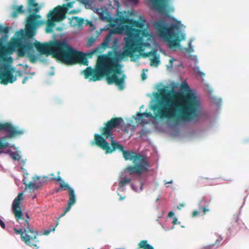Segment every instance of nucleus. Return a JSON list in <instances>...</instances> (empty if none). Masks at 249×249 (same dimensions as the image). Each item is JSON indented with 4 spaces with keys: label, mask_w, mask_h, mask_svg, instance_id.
Masks as SVG:
<instances>
[{
    "label": "nucleus",
    "mask_w": 249,
    "mask_h": 249,
    "mask_svg": "<svg viewBox=\"0 0 249 249\" xmlns=\"http://www.w3.org/2000/svg\"><path fill=\"white\" fill-rule=\"evenodd\" d=\"M28 56L30 59V61L31 62H35L36 60V57L34 54H28Z\"/></svg>",
    "instance_id": "31"
},
{
    "label": "nucleus",
    "mask_w": 249,
    "mask_h": 249,
    "mask_svg": "<svg viewBox=\"0 0 249 249\" xmlns=\"http://www.w3.org/2000/svg\"><path fill=\"white\" fill-rule=\"evenodd\" d=\"M124 198V197H122V196H120V198H119V200H123Z\"/></svg>",
    "instance_id": "46"
},
{
    "label": "nucleus",
    "mask_w": 249,
    "mask_h": 249,
    "mask_svg": "<svg viewBox=\"0 0 249 249\" xmlns=\"http://www.w3.org/2000/svg\"><path fill=\"white\" fill-rule=\"evenodd\" d=\"M60 189H62V188H60L59 189H57V190H56V192H59L60 191Z\"/></svg>",
    "instance_id": "45"
},
{
    "label": "nucleus",
    "mask_w": 249,
    "mask_h": 249,
    "mask_svg": "<svg viewBox=\"0 0 249 249\" xmlns=\"http://www.w3.org/2000/svg\"><path fill=\"white\" fill-rule=\"evenodd\" d=\"M184 206V205L183 204H179V205L177 206L179 210H180L182 207Z\"/></svg>",
    "instance_id": "40"
},
{
    "label": "nucleus",
    "mask_w": 249,
    "mask_h": 249,
    "mask_svg": "<svg viewBox=\"0 0 249 249\" xmlns=\"http://www.w3.org/2000/svg\"><path fill=\"white\" fill-rule=\"evenodd\" d=\"M194 71L195 72L197 73L200 76H204V75H205V74L203 72L199 71V68H197V67L195 68L194 69Z\"/></svg>",
    "instance_id": "32"
},
{
    "label": "nucleus",
    "mask_w": 249,
    "mask_h": 249,
    "mask_svg": "<svg viewBox=\"0 0 249 249\" xmlns=\"http://www.w3.org/2000/svg\"><path fill=\"white\" fill-rule=\"evenodd\" d=\"M47 17L49 18L47 21V27L46 28V32L47 33H51L53 31L52 28L54 26V21H60V20H55V19L58 18L57 15H53V14L50 15V12L48 14Z\"/></svg>",
    "instance_id": "17"
},
{
    "label": "nucleus",
    "mask_w": 249,
    "mask_h": 249,
    "mask_svg": "<svg viewBox=\"0 0 249 249\" xmlns=\"http://www.w3.org/2000/svg\"><path fill=\"white\" fill-rule=\"evenodd\" d=\"M150 1L154 9L160 12L165 10L167 0H150Z\"/></svg>",
    "instance_id": "16"
},
{
    "label": "nucleus",
    "mask_w": 249,
    "mask_h": 249,
    "mask_svg": "<svg viewBox=\"0 0 249 249\" xmlns=\"http://www.w3.org/2000/svg\"><path fill=\"white\" fill-rule=\"evenodd\" d=\"M96 41V38L93 37H90L87 42V46L90 47Z\"/></svg>",
    "instance_id": "28"
},
{
    "label": "nucleus",
    "mask_w": 249,
    "mask_h": 249,
    "mask_svg": "<svg viewBox=\"0 0 249 249\" xmlns=\"http://www.w3.org/2000/svg\"><path fill=\"white\" fill-rule=\"evenodd\" d=\"M0 31L1 33H3L4 34H7L9 32V29L7 27H0Z\"/></svg>",
    "instance_id": "30"
},
{
    "label": "nucleus",
    "mask_w": 249,
    "mask_h": 249,
    "mask_svg": "<svg viewBox=\"0 0 249 249\" xmlns=\"http://www.w3.org/2000/svg\"><path fill=\"white\" fill-rule=\"evenodd\" d=\"M24 13V10H23V6L21 5L15 8L14 10L12 13V17L14 18H16L18 17L19 14H23Z\"/></svg>",
    "instance_id": "23"
},
{
    "label": "nucleus",
    "mask_w": 249,
    "mask_h": 249,
    "mask_svg": "<svg viewBox=\"0 0 249 249\" xmlns=\"http://www.w3.org/2000/svg\"><path fill=\"white\" fill-rule=\"evenodd\" d=\"M61 214H61L60 215V216H59V218H58V219H57V220H59V218L61 217ZM65 215V214L64 215V216Z\"/></svg>",
    "instance_id": "49"
},
{
    "label": "nucleus",
    "mask_w": 249,
    "mask_h": 249,
    "mask_svg": "<svg viewBox=\"0 0 249 249\" xmlns=\"http://www.w3.org/2000/svg\"><path fill=\"white\" fill-rule=\"evenodd\" d=\"M58 221H57L55 227H53L52 228H51L49 230H46L44 231L43 233V234L45 235H49L51 231H53L55 230V228L58 225Z\"/></svg>",
    "instance_id": "24"
},
{
    "label": "nucleus",
    "mask_w": 249,
    "mask_h": 249,
    "mask_svg": "<svg viewBox=\"0 0 249 249\" xmlns=\"http://www.w3.org/2000/svg\"><path fill=\"white\" fill-rule=\"evenodd\" d=\"M139 19L140 20H137L124 17L120 18V23L122 24L121 29L127 36L124 38L123 52L111 51L107 54L99 55L94 68L88 67L83 71L85 78H90V81H96L106 77L109 85L115 84L120 89H124L125 75L122 70L120 61L125 57L132 58L135 53L143 52L146 47L150 46L152 36L148 30L133 28L144 27L146 20L142 17Z\"/></svg>",
    "instance_id": "1"
},
{
    "label": "nucleus",
    "mask_w": 249,
    "mask_h": 249,
    "mask_svg": "<svg viewBox=\"0 0 249 249\" xmlns=\"http://www.w3.org/2000/svg\"><path fill=\"white\" fill-rule=\"evenodd\" d=\"M150 53H144L143 54V56H145H145H150Z\"/></svg>",
    "instance_id": "43"
},
{
    "label": "nucleus",
    "mask_w": 249,
    "mask_h": 249,
    "mask_svg": "<svg viewBox=\"0 0 249 249\" xmlns=\"http://www.w3.org/2000/svg\"><path fill=\"white\" fill-rule=\"evenodd\" d=\"M137 249H154V248L148 244L147 240H142L139 243Z\"/></svg>",
    "instance_id": "22"
},
{
    "label": "nucleus",
    "mask_w": 249,
    "mask_h": 249,
    "mask_svg": "<svg viewBox=\"0 0 249 249\" xmlns=\"http://www.w3.org/2000/svg\"><path fill=\"white\" fill-rule=\"evenodd\" d=\"M174 23L167 26L165 21L160 20L154 22L153 25L157 30L158 35L166 40L170 48H176L179 45L180 42L185 39V35L182 33H175V29L180 28L178 23Z\"/></svg>",
    "instance_id": "6"
},
{
    "label": "nucleus",
    "mask_w": 249,
    "mask_h": 249,
    "mask_svg": "<svg viewBox=\"0 0 249 249\" xmlns=\"http://www.w3.org/2000/svg\"><path fill=\"white\" fill-rule=\"evenodd\" d=\"M124 123V121L121 117L112 118L105 123L104 127L100 128L101 134H94V141L91 142V144H95L105 151L106 154L112 153L116 150H118L122 153L125 160H132L134 163H136L138 160L144 159L145 157L133 151L124 150L123 145L114 140L112 134L113 129Z\"/></svg>",
    "instance_id": "4"
},
{
    "label": "nucleus",
    "mask_w": 249,
    "mask_h": 249,
    "mask_svg": "<svg viewBox=\"0 0 249 249\" xmlns=\"http://www.w3.org/2000/svg\"><path fill=\"white\" fill-rule=\"evenodd\" d=\"M141 78H142V80H144L147 78L146 75L145 74V73L144 72V69H143L142 70V72L141 74Z\"/></svg>",
    "instance_id": "35"
},
{
    "label": "nucleus",
    "mask_w": 249,
    "mask_h": 249,
    "mask_svg": "<svg viewBox=\"0 0 249 249\" xmlns=\"http://www.w3.org/2000/svg\"><path fill=\"white\" fill-rule=\"evenodd\" d=\"M160 64V60L158 58H154L151 60L150 62V65L153 66L155 65L156 66H158Z\"/></svg>",
    "instance_id": "27"
},
{
    "label": "nucleus",
    "mask_w": 249,
    "mask_h": 249,
    "mask_svg": "<svg viewBox=\"0 0 249 249\" xmlns=\"http://www.w3.org/2000/svg\"><path fill=\"white\" fill-rule=\"evenodd\" d=\"M170 61L171 63H172L173 62V60L172 59H170Z\"/></svg>",
    "instance_id": "52"
},
{
    "label": "nucleus",
    "mask_w": 249,
    "mask_h": 249,
    "mask_svg": "<svg viewBox=\"0 0 249 249\" xmlns=\"http://www.w3.org/2000/svg\"><path fill=\"white\" fill-rule=\"evenodd\" d=\"M28 79H29V77H27V76H26V77H25L23 78V79L22 80V83H23V84H25V83L26 82V81L28 80Z\"/></svg>",
    "instance_id": "39"
},
{
    "label": "nucleus",
    "mask_w": 249,
    "mask_h": 249,
    "mask_svg": "<svg viewBox=\"0 0 249 249\" xmlns=\"http://www.w3.org/2000/svg\"><path fill=\"white\" fill-rule=\"evenodd\" d=\"M104 13H101L100 15V18L103 20L108 21L109 20V18L107 16H105Z\"/></svg>",
    "instance_id": "29"
},
{
    "label": "nucleus",
    "mask_w": 249,
    "mask_h": 249,
    "mask_svg": "<svg viewBox=\"0 0 249 249\" xmlns=\"http://www.w3.org/2000/svg\"><path fill=\"white\" fill-rule=\"evenodd\" d=\"M127 2L130 4H137L139 1L138 0H126Z\"/></svg>",
    "instance_id": "34"
},
{
    "label": "nucleus",
    "mask_w": 249,
    "mask_h": 249,
    "mask_svg": "<svg viewBox=\"0 0 249 249\" xmlns=\"http://www.w3.org/2000/svg\"><path fill=\"white\" fill-rule=\"evenodd\" d=\"M83 2L85 4L90 5L92 4V0H83Z\"/></svg>",
    "instance_id": "36"
},
{
    "label": "nucleus",
    "mask_w": 249,
    "mask_h": 249,
    "mask_svg": "<svg viewBox=\"0 0 249 249\" xmlns=\"http://www.w3.org/2000/svg\"><path fill=\"white\" fill-rule=\"evenodd\" d=\"M174 215V213L173 211L169 212L168 214V216L169 217H172Z\"/></svg>",
    "instance_id": "38"
},
{
    "label": "nucleus",
    "mask_w": 249,
    "mask_h": 249,
    "mask_svg": "<svg viewBox=\"0 0 249 249\" xmlns=\"http://www.w3.org/2000/svg\"><path fill=\"white\" fill-rule=\"evenodd\" d=\"M117 42V39H115L113 41V42L114 44H115Z\"/></svg>",
    "instance_id": "44"
},
{
    "label": "nucleus",
    "mask_w": 249,
    "mask_h": 249,
    "mask_svg": "<svg viewBox=\"0 0 249 249\" xmlns=\"http://www.w3.org/2000/svg\"><path fill=\"white\" fill-rule=\"evenodd\" d=\"M161 100L152 105L151 112L138 113L135 118L136 121L144 125L147 122L144 117L174 120L176 123L181 120L192 119L196 115L198 102L194 94L185 95L173 89H162L160 90Z\"/></svg>",
    "instance_id": "2"
},
{
    "label": "nucleus",
    "mask_w": 249,
    "mask_h": 249,
    "mask_svg": "<svg viewBox=\"0 0 249 249\" xmlns=\"http://www.w3.org/2000/svg\"><path fill=\"white\" fill-rule=\"evenodd\" d=\"M208 201L203 196L199 200L198 204L199 211H194L192 213V217H195L200 214V212L203 213V215H205L207 212L210 211V209L208 208Z\"/></svg>",
    "instance_id": "15"
},
{
    "label": "nucleus",
    "mask_w": 249,
    "mask_h": 249,
    "mask_svg": "<svg viewBox=\"0 0 249 249\" xmlns=\"http://www.w3.org/2000/svg\"><path fill=\"white\" fill-rule=\"evenodd\" d=\"M119 33V32L117 30H111L109 31L108 34L107 36L104 39L103 43L101 44V46L104 48H110L109 44L110 42L112 40V36L113 34H116Z\"/></svg>",
    "instance_id": "18"
},
{
    "label": "nucleus",
    "mask_w": 249,
    "mask_h": 249,
    "mask_svg": "<svg viewBox=\"0 0 249 249\" xmlns=\"http://www.w3.org/2000/svg\"><path fill=\"white\" fill-rule=\"evenodd\" d=\"M32 12L33 13L30 14L27 18L25 26V36L29 38H32L35 36L36 28L41 22V21L37 20V18H40L41 16L39 15L36 14L37 13Z\"/></svg>",
    "instance_id": "8"
},
{
    "label": "nucleus",
    "mask_w": 249,
    "mask_h": 249,
    "mask_svg": "<svg viewBox=\"0 0 249 249\" xmlns=\"http://www.w3.org/2000/svg\"><path fill=\"white\" fill-rule=\"evenodd\" d=\"M51 175L53 176H54V174H52Z\"/></svg>",
    "instance_id": "53"
},
{
    "label": "nucleus",
    "mask_w": 249,
    "mask_h": 249,
    "mask_svg": "<svg viewBox=\"0 0 249 249\" xmlns=\"http://www.w3.org/2000/svg\"><path fill=\"white\" fill-rule=\"evenodd\" d=\"M132 180L131 177L128 176V175L123 174V172L122 173V175L120 177V180L119 182V187L120 188H123L127 184L129 183Z\"/></svg>",
    "instance_id": "20"
},
{
    "label": "nucleus",
    "mask_w": 249,
    "mask_h": 249,
    "mask_svg": "<svg viewBox=\"0 0 249 249\" xmlns=\"http://www.w3.org/2000/svg\"><path fill=\"white\" fill-rule=\"evenodd\" d=\"M177 218L176 217H175L173 219V223L175 225L177 224Z\"/></svg>",
    "instance_id": "42"
},
{
    "label": "nucleus",
    "mask_w": 249,
    "mask_h": 249,
    "mask_svg": "<svg viewBox=\"0 0 249 249\" xmlns=\"http://www.w3.org/2000/svg\"><path fill=\"white\" fill-rule=\"evenodd\" d=\"M29 174L28 173H26L25 175L24 178L23 179V182L24 184H25V188L30 189H38L39 187V185L37 183V181L39 180L40 177L39 176L32 177L31 178L32 180H30L29 179Z\"/></svg>",
    "instance_id": "14"
},
{
    "label": "nucleus",
    "mask_w": 249,
    "mask_h": 249,
    "mask_svg": "<svg viewBox=\"0 0 249 249\" xmlns=\"http://www.w3.org/2000/svg\"><path fill=\"white\" fill-rule=\"evenodd\" d=\"M28 11L29 13L35 12L37 13L39 11L40 7L38 4L36 2V0H28Z\"/></svg>",
    "instance_id": "19"
},
{
    "label": "nucleus",
    "mask_w": 249,
    "mask_h": 249,
    "mask_svg": "<svg viewBox=\"0 0 249 249\" xmlns=\"http://www.w3.org/2000/svg\"><path fill=\"white\" fill-rule=\"evenodd\" d=\"M73 20L75 21V24L79 26L82 25L84 22L83 18L78 17H74Z\"/></svg>",
    "instance_id": "26"
},
{
    "label": "nucleus",
    "mask_w": 249,
    "mask_h": 249,
    "mask_svg": "<svg viewBox=\"0 0 249 249\" xmlns=\"http://www.w3.org/2000/svg\"><path fill=\"white\" fill-rule=\"evenodd\" d=\"M0 226L3 228L5 229V225L4 222L0 219Z\"/></svg>",
    "instance_id": "37"
},
{
    "label": "nucleus",
    "mask_w": 249,
    "mask_h": 249,
    "mask_svg": "<svg viewBox=\"0 0 249 249\" xmlns=\"http://www.w3.org/2000/svg\"><path fill=\"white\" fill-rule=\"evenodd\" d=\"M172 183V181H170L169 182H166L165 184H167V183Z\"/></svg>",
    "instance_id": "50"
},
{
    "label": "nucleus",
    "mask_w": 249,
    "mask_h": 249,
    "mask_svg": "<svg viewBox=\"0 0 249 249\" xmlns=\"http://www.w3.org/2000/svg\"><path fill=\"white\" fill-rule=\"evenodd\" d=\"M14 230L16 234L20 235L21 240H22V237L23 235V228L21 227L19 229L14 228Z\"/></svg>",
    "instance_id": "25"
},
{
    "label": "nucleus",
    "mask_w": 249,
    "mask_h": 249,
    "mask_svg": "<svg viewBox=\"0 0 249 249\" xmlns=\"http://www.w3.org/2000/svg\"><path fill=\"white\" fill-rule=\"evenodd\" d=\"M52 179L58 182H60V188L64 190H68L70 197L68 203V206L65 211L61 215V216H62L66 214L68 211H69L71 209V206L76 202L74 191L73 189L71 188L68 184H66L63 181H62L61 178L59 176L57 177H52Z\"/></svg>",
    "instance_id": "10"
},
{
    "label": "nucleus",
    "mask_w": 249,
    "mask_h": 249,
    "mask_svg": "<svg viewBox=\"0 0 249 249\" xmlns=\"http://www.w3.org/2000/svg\"><path fill=\"white\" fill-rule=\"evenodd\" d=\"M73 3L74 2H69L64 4L62 6H57L50 12V14L51 15L53 14L58 17V18L55 19V20H62L65 18V13L66 12L69 8L72 7Z\"/></svg>",
    "instance_id": "12"
},
{
    "label": "nucleus",
    "mask_w": 249,
    "mask_h": 249,
    "mask_svg": "<svg viewBox=\"0 0 249 249\" xmlns=\"http://www.w3.org/2000/svg\"><path fill=\"white\" fill-rule=\"evenodd\" d=\"M214 246V244H213L212 245L204 246V247H202L201 248V249H214V248H213Z\"/></svg>",
    "instance_id": "33"
},
{
    "label": "nucleus",
    "mask_w": 249,
    "mask_h": 249,
    "mask_svg": "<svg viewBox=\"0 0 249 249\" xmlns=\"http://www.w3.org/2000/svg\"><path fill=\"white\" fill-rule=\"evenodd\" d=\"M22 196L23 194L20 193L14 199L12 204V210L17 221L19 222L20 226L23 228L22 241L31 247H36V243L38 242L36 238L38 234V232L29 224L28 220L30 217L28 214H26L25 219L23 218V213L20 207L21 201L23 199Z\"/></svg>",
    "instance_id": "5"
},
{
    "label": "nucleus",
    "mask_w": 249,
    "mask_h": 249,
    "mask_svg": "<svg viewBox=\"0 0 249 249\" xmlns=\"http://www.w3.org/2000/svg\"><path fill=\"white\" fill-rule=\"evenodd\" d=\"M134 164L133 166L126 167L123 171V174L128 175L129 177L135 174L141 175L143 171L147 170L148 163L145 159L138 160L136 163Z\"/></svg>",
    "instance_id": "9"
},
{
    "label": "nucleus",
    "mask_w": 249,
    "mask_h": 249,
    "mask_svg": "<svg viewBox=\"0 0 249 249\" xmlns=\"http://www.w3.org/2000/svg\"><path fill=\"white\" fill-rule=\"evenodd\" d=\"M8 59H10L11 60H12V57H8Z\"/></svg>",
    "instance_id": "51"
},
{
    "label": "nucleus",
    "mask_w": 249,
    "mask_h": 249,
    "mask_svg": "<svg viewBox=\"0 0 249 249\" xmlns=\"http://www.w3.org/2000/svg\"><path fill=\"white\" fill-rule=\"evenodd\" d=\"M1 153L9 154L11 158L14 160H19L21 157L19 154L17 152H11L10 150L7 151L1 150L0 151V154Z\"/></svg>",
    "instance_id": "21"
},
{
    "label": "nucleus",
    "mask_w": 249,
    "mask_h": 249,
    "mask_svg": "<svg viewBox=\"0 0 249 249\" xmlns=\"http://www.w3.org/2000/svg\"><path fill=\"white\" fill-rule=\"evenodd\" d=\"M61 214H61L60 215V216H59V218H58V219H57V220H59V218L61 217ZM65 215V214L64 215V216Z\"/></svg>",
    "instance_id": "48"
},
{
    "label": "nucleus",
    "mask_w": 249,
    "mask_h": 249,
    "mask_svg": "<svg viewBox=\"0 0 249 249\" xmlns=\"http://www.w3.org/2000/svg\"><path fill=\"white\" fill-rule=\"evenodd\" d=\"M2 131L7 134L0 138V149L10 146V144L7 142L8 139L22 135L25 132L24 130L18 129L17 127L8 122L0 123V132Z\"/></svg>",
    "instance_id": "7"
},
{
    "label": "nucleus",
    "mask_w": 249,
    "mask_h": 249,
    "mask_svg": "<svg viewBox=\"0 0 249 249\" xmlns=\"http://www.w3.org/2000/svg\"><path fill=\"white\" fill-rule=\"evenodd\" d=\"M114 2L116 3V5L118 6V7H120V3L118 0H114Z\"/></svg>",
    "instance_id": "41"
},
{
    "label": "nucleus",
    "mask_w": 249,
    "mask_h": 249,
    "mask_svg": "<svg viewBox=\"0 0 249 249\" xmlns=\"http://www.w3.org/2000/svg\"><path fill=\"white\" fill-rule=\"evenodd\" d=\"M2 70H0V80L1 79V73Z\"/></svg>",
    "instance_id": "47"
},
{
    "label": "nucleus",
    "mask_w": 249,
    "mask_h": 249,
    "mask_svg": "<svg viewBox=\"0 0 249 249\" xmlns=\"http://www.w3.org/2000/svg\"><path fill=\"white\" fill-rule=\"evenodd\" d=\"M1 73L0 83L7 85L12 83L16 80V77L13 75L14 69L8 66H3L1 67Z\"/></svg>",
    "instance_id": "11"
},
{
    "label": "nucleus",
    "mask_w": 249,
    "mask_h": 249,
    "mask_svg": "<svg viewBox=\"0 0 249 249\" xmlns=\"http://www.w3.org/2000/svg\"><path fill=\"white\" fill-rule=\"evenodd\" d=\"M180 90H182V91H187V92L185 93H183L182 92H181V93H182L183 95H185V94H187V93H192V94H194L195 97V98H196V101L198 102V106H197V107L196 108V115L195 116H194V117L192 118V119H188V120H181V121L193 120L197 118L198 117V115H199L200 110L201 109V103H200V99H199V97L197 96V95H196V94L195 92H193L192 90H190L189 86H188L187 83L185 82H182L181 84V85H180ZM178 92L180 93V92H178Z\"/></svg>",
    "instance_id": "13"
},
{
    "label": "nucleus",
    "mask_w": 249,
    "mask_h": 249,
    "mask_svg": "<svg viewBox=\"0 0 249 249\" xmlns=\"http://www.w3.org/2000/svg\"><path fill=\"white\" fill-rule=\"evenodd\" d=\"M14 43L18 48L17 53L19 57L24 56L25 53L32 51L35 46L39 54L46 56L52 55L53 58L66 64L81 63L84 65H88L89 62L85 53L73 49L64 41H51L43 43L36 41L34 44L28 42L22 44L18 40H17Z\"/></svg>",
    "instance_id": "3"
}]
</instances>
